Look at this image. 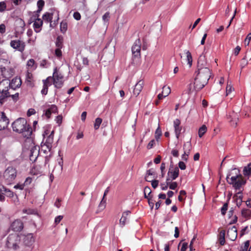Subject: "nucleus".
<instances>
[{
    "mask_svg": "<svg viewBox=\"0 0 251 251\" xmlns=\"http://www.w3.org/2000/svg\"><path fill=\"white\" fill-rule=\"evenodd\" d=\"M54 130L50 131L48 129L45 130L43 134V139L42 142V143L47 145L48 147H52V143L53 142Z\"/></svg>",
    "mask_w": 251,
    "mask_h": 251,
    "instance_id": "nucleus-5",
    "label": "nucleus"
},
{
    "mask_svg": "<svg viewBox=\"0 0 251 251\" xmlns=\"http://www.w3.org/2000/svg\"><path fill=\"white\" fill-rule=\"evenodd\" d=\"M179 172L177 167H174L173 165H171L167 174V181L169 182L175 180L178 176Z\"/></svg>",
    "mask_w": 251,
    "mask_h": 251,
    "instance_id": "nucleus-7",
    "label": "nucleus"
},
{
    "mask_svg": "<svg viewBox=\"0 0 251 251\" xmlns=\"http://www.w3.org/2000/svg\"><path fill=\"white\" fill-rule=\"evenodd\" d=\"M35 64V61L33 59H29L27 62V66L28 67H33V69H35L36 67H34Z\"/></svg>",
    "mask_w": 251,
    "mask_h": 251,
    "instance_id": "nucleus-45",
    "label": "nucleus"
},
{
    "mask_svg": "<svg viewBox=\"0 0 251 251\" xmlns=\"http://www.w3.org/2000/svg\"><path fill=\"white\" fill-rule=\"evenodd\" d=\"M44 114L47 117L48 119L50 118V115L52 113H57V107L55 105L52 104L50 106L49 108L44 110Z\"/></svg>",
    "mask_w": 251,
    "mask_h": 251,
    "instance_id": "nucleus-20",
    "label": "nucleus"
},
{
    "mask_svg": "<svg viewBox=\"0 0 251 251\" xmlns=\"http://www.w3.org/2000/svg\"><path fill=\"white\" fill-rule=\"evenodd\" d=\"M63 216L59 215L57 216L54 220V223L56 225H57L60 223V222L61 221V220L63 219Z\"/></svg>",
    "mask_w": 251,
    "mask_h": 251,
    "instance_id": "nucleus-53",
    "label": "nucleus"
},
{
    "mask_svg": "<svg viewBox=\"0 0 251 251\" xmlns=\"http://www.w3.org/2000/svg\"><path fill=\"white\" fill-rule=\"evenodd\" d=\"M162 135V131L159 127V126L158 127V128L156 129L155 133V139L157 140Z\"/></svg>",
    "mask_w": 251,
    "mask_h": 251,
    "instance_id": "nucleus-41",
    "label": "nucleus"
},
{
    "mask_svg": "<svg viewBox=\"0 0 251 251\" xmlns=\"http://www.w3.org/2000/svg\"><path fill=\"white\" fill-rule=\"evenodd\" d=\"M225 230L221 231L219 237V243L221 245H224L225 243Z\"/></svg>",
    "mask_w": 251,
    "mask_h": 251,
    "instance_id": "nucleus-30",
    "label": "nucleus"
},
{
    "mask_svg": "<svg viewBox=\"0 0 251 251\" xmlns=\"http://www.w3.org/2000/svg\"><path fill=\"white\" fill-rule=\"evenodd\" d=\"M250 246V242L249 241H246L244 245H242L240 247V249L239 251H248L249 247Z\"/></svg>",
    "mask_w": 251,
    "mask_h": 251,
    "instance_id": "nucleus-35",
    "label": "nucleus"
},
{
    "mask_svg": "<svg viewBox=\"0 0 251 251\" xmlns=\"http://www.w3.org/2000/svg\"><path fill=\"white\" fill-rule=\"evenodd\" d=\"M50 78V77H48L46 80H43V89L41 90V93L43 95H46L48 92V84H47L48 82V79Z\"/></svg>",
    "mask_w": 251,
    "mask_h": 251,
    "instance_id": "nucleus-27",
    "label": "nucleus"
},
{
    "mask_svg": "<svg viewBox=\"0 0 251 251\" xmlns=\"http://www.w3.org/2000/svg\"><path fill=\"white\" fill-rule=\"evenodd\" d=\"M169 188L172 190H175L177 186V183L176 182H170L169 183Z\"/></svg>",
    "mask_w": 251,
    "mask_h": 251,
    "instance_id": "nucleus-43",
    "label": "nucleus"
},
{
    "mask_svg": "<svg viewBox=\"0 0 251 251\" xmlns=\"http://www.w3.org/2000/svg\"><path fill=\"white\" fill-rule=\"evenodd\" d=\"M196 74L203 77V83H207L211 75V72L209 68H202L198 69L195 72Z\"/></svg>",
    "mask_w": 251,
    "mask_h": 251,
    "instance_id": "nucleus-9",
    "label": "nucleus"
},
{
    "mask_svg": "<svg viewBox=\"0 0 251 251\" xmlns=\"http://www.w3.org/2000/svg\"><path fill=\"white\" fill-rule=\"evenodd\" d=\"M243 171L245 175L251 174V163H249L247 166L244 168Z\"/></svg>",
    "mask_w": 251,
    "mask_h": 251,
    "instance_id": "nucleus-37",
    "label": "nucleus"
},
{
    "mask_svg": "<svg viewBox=\"0 0 251 251\" xmlns=\"http://www.w3.org/2000/svg\"><path fill=\"white\" fill-rule=\"evenodd\" d=\"M102 119L101 118H97L96 119L94 126L95 129L97 130L99 128Z\"/></svg>",
    "mask_w": 251,
    "mask_h": 251,
    "instance_id": "nucleus-36",
    "label": "nucleus"
},
{
    "mask_svg": "<svg viewBox=\"0 0 251 251\" xmlns=\"http://www.w3.org/2000/svg\"><path fill=\"white\" fill-rule=\"evenodd\" d=\"M25 80L28 83L30 84L33 80L32 74L29 72H27L26 74Z\"/></svg>",
    "mask_w": 251,
    "mask_h": 251,
    "instance_id": "nucleus-39",
    "label": "nucleus"
},
{
    "mask_svg": "<svg viewBox=\"0 0 251 251\" xmlns=\"http://www.w3.org/2000/svg\"><path fill=\"white\" fill-rule=\"evenodd\" d=\"M35 113V110L33 108L29 109L27 113V115L28 116H30L32 115H33Z\"/></svg>",
    "mask_w": 251,
    "mask_h": 251,
    "instance_id": "nucleus-62",
    "label": "nucleus"
},
{
    "mask_svg": "<svg viewBox=\"0 0 251 251\" xmlns=\"http://www.w3.org/2000/svg\"><path fill=\"white\" fill-rule=\"evenodd\" d=\"M141 42L139 39L135 40L132 47V53L134 57H139L141 55Z\"/></svg>",
    "mask_w": 251,
    "mask_h": 251,
    "instance_id": "nucleus-10",
    "label": "nucleus"
},
{
    "mask_svg": "<svg viewBox=\"0 0 251 251\" xmlns=\"http://www.w3.org/2000/svg\"><path fill=\"white\" fill-rule=\"evenodd\" d=\"M37 5L38 8L43 9V7L45 5V2L43 0H39L37 1Z\"/></svg>",
    "mask_w": 251,
    "mask_h": 251,
    "instance_id": "nucleus-48",
    "label": "nucleus"
},
{
    "mask_svg": "<svg viewBox=\"0 0 251 251\" xmlns=\"http://www.w3.org/2000/svg\"><path fill=\"white\" fill-rule=\"evenodd\" d=\"M23 213H26L27 214H32L35 213V211L32 209H24L23 210Z\"/></svg>",
    "mask_w": 251,
    "mask_h": 251,
    "instance_id": "nucleus-44",
    "label": "nucleus"
},
{
    "mask_svg": "<svg viewBox=\"0 0 251 251\" xmlns=\"http://www.w3.org/2000/svg\"><path fill=\"white\" fill-rule=\"evenodd\" d=\"M5 32V25L2 24L0 25V33L1 34Z\"/></svg>",
    "mask_w": 251,
    "mask_h": 251,
    "instance_id": "nucleus-61",
    "label": "nucleus"
},
{
    "mask_svg": "<svg viewBox=\"0 0 251 251\" xmlns=\"http://www.w3.org/2000/svg\"><path fill=\"white\" fill-rule=\"evenodd\" d=\"M61 49L56 48L55 50V54L57 57H60L62 56Z\"/></svg>",
    "mask_w": 251,
    "mask_h": 251,
    "instance_id": "nucleus-52",
    "label": "nucleus"
},
{
    "mask_svg": "<svg viewBox=\"0 0 251 251\" xmlns=\"http://www.w3.org/2000/svg\"><path fill=\"white\" fill-rule=\"evenodd\" d=\"M39 15L37 14V16H35L34 20H35L33 24V27L36 32H39L41 30V27L43 25V21L39 18Z\"/></svg>",
    "mask_w": 251,
    "mask_h": 251,
    "instance_id": "nucleus-13",
    "label": "nucleus"
},
{
    "mask_svg": "<svg viewBox=\"0 0 251 251\" xmlns=\"http://www.w3.org/2000/svg\"><path fill=\"white\" fill-rule=\"evenodd\" d=\"M130 213V211L129 210L126 211L123 213L122 216L120 220V225L121 227L125 226L127 219V217Z\"/></svg>",
    "mask_w": 251,
    "mask_h": 251,
    "instance_id": "nucleus-23",
    "label": "nucleus"
},
{
    "mask_svg": "<svg viewBox=\"0 0 251 251\" xmlns=\"http://www.w3.org/2000/svg\"><path fill=\"white\" fill-rule=\"evenodd\" d=\"M191 149V144L190 142H187L183 145L184 153L189 156Z\"/></svg>",
    "mask_w": 251,
    "mask_h": 251,
    "instance_id": "nucleus-25",
    "label": "nucleus"
},
{
    "mask_svg": "<svg viewBox=\"0 0 251 251\" xmlns=\"http://www.w3.org/2000/svg\"><path fill=\"white\" fill-rule=\"evenodd\" d=\"M109 189V187H108L105 190L104 193V195H103V198H102V199L100 203V204L99 205L100 207H102V206L103 207H105V203H106V200H104V198H105V196L107 195V194L108 193Z\"/></svg>",
    "mask_w": 251,
    "mask_h": 251,
    "instance_id": "nucleus-31",
    "label": "nucleus"
},
{
    "mask_svg": "<svg viewBox=\"0 0 251 251\" xmlns=\"http://www.w3.org/2000/svg\"><path fill=\"white\" fill-rule=\"evenodd\" d=\"M9 97H10V94L8 90H3L0 96V105H2L6 101V99Z\"/></svg>",
    "mask_w": 251,
    "mask_h": 251,
    "instance_id": "nucleus-24",
    "label": "nucleus"
},
{
    "mask_svg": "<svg viewBox=\"0 0 251 251\" xmlns=\"http://www.w3.org/2000/svg\"><path fill=\"white\" fill-rule=\"evenodd\" d=\"M52 14L46 12L43 15V19L47 23L50 22V26H52L51 20L52 19Z\"/></svg>",
    "mask_w": 251,
    "mask_h": 251,
    "instance_id": "nucleus-26",
    "label": "nucleus"
},
{
    "mask_svg": "<svg viewBox=\"0 0 251 251\" xmlns=\"http://www.w3.org/2000/svg\"><path fill=\"white\" fill-rule=\"evenodd\" d=\"M206 84L207 83H203L201 79L195 77L194 81V88L197 91H200L203 88Z\"/></svg>",
    "mask_w": 251,
    "mask_h": 251,
    "instance_id": "nucleus-18",
    "label": "nucleus"
},
{
    "mask_svg": "<svg viewBox=\"0 0 251 251\" xmlns=\"http://www.w3.org/2000/svg\"><path fill=\"white\" fill-rule=\"evenodd\" d=\"M233 88L230 85H227L226 88V95H228L232 91Z\"/></svg>",
    "mask_w": 251,
    "mask_h": 251,
    "instance_id": "nucleus-58",
    "label": "nucleus"
},
{
    "mask_svg": "<svg viewBox=\"0 0 251 251\" xmlns=\"http://www.w3.org/2000/svg\"><path fill=\"white\" fill-rule=\"evenodd\" d=\"M10 227L14 231H21L24 228V224L21 220L17 219L11 224Z\"/></svg>",
    "mask_w": 251,
    "mask_h": 251,
    "instance_id": "nucleus-11",
    "label": "nucleus"
},
{
    "mask_svg": "<svg viewBox=\"0 0 251 251\" xmlns=\"http://www.w3.org/2000/svg\"><path fill=\"white\" fill-rule=\"evenodd\" d=\"M151 182L152 187L154 189L158 185V180H152Z\"/></svg>",
    "mask_w": 251,
    "mask_h": 251,
    "instance_id": "nucleus-56",
    "label": "nucleus"
},
{
    "mask_svg": "<svg viewBox=\"0 0 251 251\" xmlns=\"http://www.w3.org/2000/svg\"><path fill=\"white\" fill-rule=\"evenodd\" d=\"M163 93L164 94V97H167L171 92V89L169 87L164 86L163 87Z\"/></svg>",
    "mask_w": 251,
    "mask_h": 251,
    "instance_id": "nucleus-40",
    "label": "nucleus"
},
{
    "mask_svg": "<svg viewBox=\"0 0 251 251\" xmlns=\"http://www.w3.org/2000/svg\"><path fill=\"white\" fill-rule=\"evenodd\" d=\"M187 60L188 61V64L189 65V66H191L192 63V57L191 54L189 51H187L186 52Z\"/></svg>",
    "mask_w": 251,
    "mask_h": 251,
    "instance_id": "nucleus-38",
    "label": "nucleus"
},
{
    "mask_svg": "<svg viewBox=\"0 0 251 251\" xmlns=\"http://www.w3.org/2000/svg\"><path fill=\"white\" fill-rule=\"evenodd\" d=\"M20 238L15 234H11L7 237L6 246L8 248L16 250L19 249Z\"/></svg>",
    "mask_w": 251,
    "mask_h": 251,
    "instance_id": "nucleus-3",
    "label": "nucleus"
},
{
    "mask_svg": "<svg viewBox=\"0 0 251 251\" xmlns=\"http://www.w3.org/2000/svg\"><path fill=\"white\" fill-rule=\"evenodd\" d=\"M41 151H43L44 153L50 151L52 147L47 146V145L41 143Z\"/></svg>",
    "mask_w": 251,
    "mask_h": 251,
    "instance_id": "nucleus-33",
    "label": "nucleus"
},
{
    "mask_svg": "<svg viewBox=\"0 0 251 251\" xmlns=\"http://www.w3.org/2000/svg\"><path fill=\"white\" fill-rule=\"evenodd\" d=\"M188 244L186 243H183L182 244L180 251H186L187 248Z\"/></svg>",
    "mask_w": 251,
    "mask_h": 251,
    "instance_id": "nucleus-64",
    "label": "nucleus"
},
{
    "mask_svg": "<svg viewBox=\"0 0 251 251\" xmlns=\"http://www.w3.org/2000/svg\"><path fill=\"white\" fill-rule=\"evenodd\" d=\"M232 171L235 172V175L229 178L232 173H229L226 176L227 181L229 184H233L236 189H240L242 186L245 184L246 181L241 177V175L239 174L238 169L234 168L232 170Z\"/></svg>",
    "mask_w": 251,
    "mask_h": 251,
    "instance_id": "nucleus-2",
    "label": "nucleus"
},
{
    "mask_svg": "<svg viewBox=\"0 0 251 251\" xmlns=\"http://www.w3.org/2000/svg\"><path fill=\"white\" fill-rule=\"evenodd\" d=\"M24 244L26 246H31L34 242V238L33 234L29 233L24 236L23 239Z\"/></svg>",
    "mask_w": 251,
    "mask_h": 251,
    "instance_id": "nucleus-17",
    "label": "nucleus"
},
{
    "mask_svg": "<svg viewBox=\"0 0 251 251\" xmlns=\"http://www.w3.org/2000/svg\"><path fill=\"white\" fill-rule=\"evenodd\" d=\"M6 8V4L4 2H0V12H3Z\"/></svg>",
    "mask_w": 251,
    "mask_h": 251,
    "instance_id": "nucleus-47",
    "label": "nucleus"
},
{
    "mask_svg": "<svg viewBox=\"0 0 251 251\" xmlns=\"http://www.w3.org/2000/svg\"><path fill=\"white\" fill-rule=\"evenodd\" d=\"M10 46L14 49L23 52L25 49V43L20 40H12L10 43Z\"/></svg>",
    "mask_w": 251,
    "mask_h": 251,
    "instance_id": "nucleus-8",
    "label": "nucleus"
},
{
    "mask_svg": "<svg viewBox=\"0 0 251 251\" xmlns=\"http://www.w3.org/2000/svg\"><path fill=\"white\" fill-rule=\"evenodd\" d=\"M22 84V80L20 77H15L13 78L9 83V86L12 89L15 90L19 88Z\"/></svg>",
    "mask_w": 251,
    "mask_h": 251,
    "instance_id": "nucleus-19",
    "label": "nucleus"
},
{
    "mask_svg": "<svg viewBox=\"0 0 251 251\" xmlns=\"http://www.w3.org/2000/svg\"><path fill=\"white\" fill-rule=\"evenodd\" d=\"M144 85V82L142 80H139L135 85V87L133 90V94L136 96H137L141 91H142L143 86Z\"/></svg>",
    "mask_w": 251,
    "mask_h": 251,
    "instance_id": "nucleus-21",
    "label": "nucleus"
},
{
    "mask_svg": "<svg viewBox=\"0 0 251 251\" xmlns=\"http://www.w3.org/2000/svg\"><path fill=\"white\" fill-rule=\"evenodd\" d=\"M12 126L13 131L22 133L26 138H29L32 132L31 127L27 125L26 120L25 118H18L12 123Z\"/></svg>",
    "mask_w": 251,
    "mask_h": 251,
    "instance_id": "nucleus-1",
    "label": "nucleus"
},
{
    "mask_svg": "<svg viewBox=\"0 0 251 251\" xmlns=\"http://www.w3.org/2000/svg\"><path fill=\"white\" fill-rule=\"evenodd\" d=\"M242 216L247 219L251 218V210L249 209H243L241 211Z\"/></svg>",
    "mask_w": 251,
    "mask_h": 251,
    "instance_id": "nucleus-28",
    "label": "nucleus"
},
{
    "mask_svg": "<svg viewBox=\"0 0 251 251\" xmlns=\"http://www.w3.org/2000/svg\"><path fill=\"white\" fill-rule=\"evenodd\" d=\"M32 180L31 177H27L24 182V186L28 185L30 184L31 183Z\"/></svg>",
    "mask_w": 251,
    "mask_h": 251,
    "instance_id": "nucleus-57",
    "label": "nucleus"
},
{
    "mask_svg": "<svg viewBox=\"0 0 251 251\" xmlns=\"http://www.w3.org/2000/svg\"><path fill=\"white\" fill-rule=\"evenodd\" d=\"M180 125V121L179 119H176L174 120V127L175 128L176 136L177 139H178L179 135L181 133V131L182 130V127Z\"/></svg>",
    "mask_w": 251,
    "mask_h": 251,
    "instance_id": "nucleus-16",
    "label": "nucleus"
},
{
    "mask_svg": "<svg viewBox=\"0 0 251 251\" xmlns=\"http://www.w3.org/2000/svg\"><path fill=\"white\" fill-rule=\"evenodd\" d=\"M53 84L57 88H60L63 85V76L57 71V67L54 69L53 73Z\"/></svg>",
    "mask_w": 251,
    "mask_h": 251,
    "instance_id": "nucleus-6",
    "label": "nucleus"
},
{
    "mask_svg": "<svg viewBox=\"0 0 251 251\" xmlns=\"http://www.w3.org/2000/svg\"><path fill=\"white\" fill-rule=\"evenodd\" d=\"M109 17V13L108 12H106L102 16V19L104 21H107Z\"/></svg>",
    "mask_w": 251,
    "mask_h": 251,
    "instance_id": "nucleus-60",
    "label": "nucleus"
},
{
    "mask_svg": "<svg viewBox=\"0 0 251 251\" xmlns=\"http://www.w3.org/2000/svg\"><path fill=\"white\" fill-rule=\"evenodd\" d=\"M178 169L180 168L181 170H184L186 169L185 164L182 161H180L178 163Z\"/></svg>",
    "mask_w": 251,
    "mask_h": 251,
    "instance_id": "nucleus-54",
    "label": "nucleus"
},
{
    "mask_svg": "<svg viewBox=\"0 0 251 251\" xmlns=\"http://www.w3.org/2000/svg\"><path fill=\"white\" fill-rule=\"evenodd\" d=\"M227 236L231 241H234L237 236V230L235 226H233L227 230Z\"/></svg>",
    "mask_w": 251,
    "mask_h": 251,
    "instance_id": "nucleus-15",
    "label": "nucleus"
},
{
    "mask_svg": "<svg viewBox=\"0 0 251 251\" xmlns=\"http://www.w3.org/2000/svg\"><path fill=\"white\" fill-rule=\"evenodd\" d=\"M17 171L13 167H8L3 173V177L7 183H10L16 178Z\"/></svg>",
    "mask_w": 251,
    "mask_h": 251,
    "instance_id": "nucleus-4",
    "label": "nucleus"
},
{
    "mask_svg": "<svg viewBox=\"0 0 251 251\" xmlns=\"http://www.w3.org/2000/svg\"><path fill=\"white\" fill-rule=\"evenodd\" d=\"M227 207H228V204L227 203H225L223 206H222V207L221 208V213L223 215H225L226 212V211L227 210Z\"/></svg>",
    "mask_w": 251,
    "mask_h": 251,
    "instance_id": "nucleus-46",
    "label": "nucleus"
},
{
    "mask_svg": "<svg viewBox=\"0 0 251 251\" xmlns=\"http://www.w3.org/2000/svg\"><path fill=\"white\" fill-rule=\"evenodd\" d=\"M24 184H18L14 186V188L15 189H19L20 190H23L24 189Z\"/></svg>",
    "mask_w": 251,
    "mask_h": 251,
    "instance_id": "nucleus-63",
    "label": "nucleus"
},
{
    "mask_svg": "<svg viewBox=\"0 0 251 251\" xmlns=\"http://www.w3.org/2000/svg\"><path fill=\"white\" fill-rule=\"evenodd\" d=\"M55 121L56 123L58 124V125H60L62 121V116L61 115H58L56 117Z\"/></svg>",
    "mask_w": 251,
    "mask_h": 251,
    "instance_id": "nucleus-55",
    "label": "nucleus"
},
{
    "mask_svg": "<svg viewBox=\"0 0 251 251\" xmlns=\"http://www.w3.org/2000/svg\"><path fill=\"white\" fill-rule=\"evenodd\" d=\"M202 68H209L206 61L205 56L203 53L200 55L198 61V69Z\"/></svg>",
    "mask_w": 251,
    "mask_h": 251,
    "instance_id": "nucleus-14",
    "label": "nucleus"
},
{
    "mask_svg": "<svg viewBox=\"0 0 251 251\" xmlns=\"http://www.w3.org/2000/svg\"><path fill=\"white\" fill-rule=\"evenodd\" d=\"M4 195H6V196L10 198L13 197V193L8 189H6L5 192H4Z\"/></svg>",
    "mask_w": 251,
    "mask_h": 251,
    "instance_id": "nucleus-49",
    "label": "nucleus"
},
{
    "mask_svg": "<svg viewBox=\"0 0 251 251\" xmlns=\"http://www.w3.org/2000/svg\"><path fill=\"white\" fill-rule=\"evenodd\" d=\"M170 182H168V181H166V183H161V189L162 190H166L167 189L168 187V186H169V183H170Z\"/></svg>",
    "mask_w": 251,
    "mask_h": 251,
    "instance_id": "nucleus-51",
    "label": "nucleus"
},
{
    "mask_svg": "<svg viewBox=\"0 0 251 251\" xmlns=\"http://www.w3.org/2000/svg\"><path fill=\"white\" fill-rule=\"evenodd\" d=\"M207 130V127L205 125H203L199 128V136L201 137Z\"/></svg>",
    "mask_w": 251,
    "mask_h": 251,
    "instance_id": "nucleus-34",
    "label": "nucleus"
},
{
    "mask_svg": "<svg viewBox=\"0 0 251 251\" xmlns=\"http://www.w3.org/2000/svg\"><path fill=\"white\" fill-rule=\"evenodd\" d=\"M63 37L61 36H59L57 37L55 45L57 48L62 49L63 47Z\"/></svg>",
    "mask_w": 251,
    "mask_h": 251,
    "instance_id": "nucleus-29",
    "label": "nucleus"
},
{
    "mask_svg": "<svg viewBox=\"0 0 251 251\" xmlns=\"http://www.w3.org/2000/svg\"><path fill=\"white\" fill-rule=\"evenodd\" d=\"M151 193V189L150 187L146 186L144 188V197L146 199H149V196H150V194Z\"/></svg>",
    "mask_w": 251,
    "mask_h": 251,
    "instance_id": "nucleus-32",
    "label": "nucleus"
},
{
    "mask_svg": "<svg viewBox=\"0 0 251 251\" xmlns=\"http://www.w3.org/2000/svg\"><path fill=\"white\" fill-rule=\"evenodd\" d=\"M155 141L154 139L153 140H151L149 143V144H148L147 145V148L148 149H151V148H152L154 146V145H155Z\"/></svg>",
    "mask_w": 251,
    "mask_h": 251,
    "instance_id": "nucleus-50",
    "label": "nucleus"
},
{
    "mask_svg": "<svg viewBox=\"0 0 251 251\" xmlns=\"http://www.w3.org/2000/svg\"><path fill=\"white\" fill-rule=\"evenodd\" d=\"M44 172L43 167L40 165H36L31 169V173L34 175H41Z\"/></svg>",
    "mask_w": 251,
    "mask_h": 251,
    "instance_id": "nucleus-22",
    "label": "nucleus"
},
{
    "mask_svg": "<svg viewBox=\"0 0 251 251\" xmlns=\"http://www.w3.org/2000/svg\"><path fill=\"white\" fill-rule=\"evenodd\" d=\"M74 18L76 20H79L81 18V16L79 13L75 12L74 13Z\"/></svg>",
    "mask_w": 251,
    "mask_h": 251,
    "instance_id": "nucleus-59",
    "label": "nucleus"
},
{
    "mask_svg": "<svg viewBox=\"0 0 251 251\" xmlns=\"http://www.w3.org/2000/svg\"><path fill=\"white\" fill-rule=\"evenodd\" d=\"M9 123V119L6 116L4 112L1 113L0 117V130L6 128Z\"/></svg>",
    "mask_w": 251,
    "mask_h": 251,
    "instance_id": "nucleus-12",
    "label": "nucleus"
},
{
    "mask_svg": "<svg viewBox=\"0 0 251 251\" xmlns=\"http://www.w3.org/2000/svg\"><path fill=\"white\" fill-rule=\"evenodd\" d=\"M67 29V25L66 23H61L60 24V30L62 33L66 32Z\"/></svg>",
    "mask_w": 251,
    "mask_h": 251,
    "instance_id": "nucleus-42",
    "label": "nucleus"
}]
</instances>
